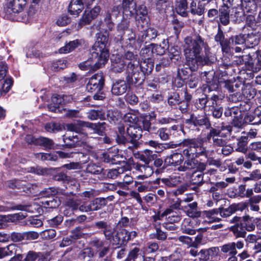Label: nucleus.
<instances>
[{
	"label": "nucleus",
	"mask_w": 261,
	"mask_h": 261,
	"mask_svg": "<svg viewBox=\"0 0 261 261\" xmlns=\"http://www.w3.org/2000/svg\"><path fill=\"white\" fill-rule=\"evenodd\" d=\"M106 122L91 123L85 122L84 126L87 127L93 130L94 133L101 135L106 128Z\"/></svg>",
	"instance_id": "nucleus-27"
},
{
	"label": "nucleus",
	"mask_w": 261,
	"mask_h": 261,
	"mask_svg": "<svg viewBox=\"0 0 261 261\" xmlns=\"http://www.w3.org/2000/svg\"><path fill=\"white\" fill-rule=\"evenodd\" d=\"M184 161L182 154L179 153H173L167 156L165 159V163L167 166H176L180 165Z\"/></svg>",
	"instance_id": "nucleus-23"
},
{
	"label": "nucleus",
	"mask_w": 261,
	"mask_h": 261,
	"mask_svg": "<svg viewBox=\"0 0 261 261\" xmlns=\"http://www.w3.org/2000/svg\"><path fill=\"white\" fill-rule=\"evenodd\" d=\"M212 142H207V145L208 146V149H211V147H222L225 144L227 143V141L226 140L223 139L222 138L219 137H217L216 138H214L212 140Z\"/></svg>",
	"instance_id": "nucleus-57"
},
{
	"label": "nucleus",
	"mask_w": 261,
	"mask_h": 261,
	"mask_svg": "<svg viewBox=\"0 0 261 261\" xmlns=\"http://www.w3.org/2000/svg\"><path fill=\"white\" fill-rule=\"evenodd\" d=\"M16 249L17 247L14 244H10L5 247L0 248V258L15 254Z\"/></svg>",
	"instance_id": "nucleus-38"
},
{
	"label": "nucleus",
	"mask_w": 261,
	"mask_h": 261,
	"mask_svg": "<svg viewBox=\"0 0 261 261\" xmlns=\"http://www.w3.org/2000/svg\"><path fill=\"white\" fill-rule=\"evenodd\" d=\"M259 42V38L253 34L246 35L245 44L249 48H252L257 45Z\"/></svg>",
	"instance_id": "nucleus-49"
},
{
	"label": "nucleus",
	"mask_w": 261,
	"mask_h": 261,
	"mask_svg": "<svg viewBox=\"0 0 261 261\" xmlns=\"http://www.w3.org/2000/svg\"><path fill=\"white\" fill-rule=\"evenodd\" d=\"M121 58L126 61V80L127 82H132V73L137 72L139 68V59L137 52L128 50L124 53Z\"/></svg>",
	"instance_id": "nucleus-7"
},
{
	"label": "nucleus",
	"mask_w": 261,
	"mask_h": 261,
	"mask_svg": "<svg viewBox=\"0 0 261 261\" xmlns=\"http://www.w3.org/2000/svg\"><path fill=\"white\" fill-rule=\"evenodd\" d=\"M229 230L233 233V236L236 238H245L246 234L245 229L244 228L241 222L235 224L234 225L231 226L229 228Z\"/></svg>",
	"instance_id": "nucleus-29"
},
{
	"label": "nucleus",
	"mask_w": 261,
	"mask_h": 261,
	"mask_svg": "<svg viewBox=\"0 0 261 261\" xmlns=\"http://www.w3.org/2000/svg\"><path fill=\"white\" fill-rule=\"evenodd\" d=\"M115 149L114 148L103 152L102 154L101 160L105 163L114 164V162L116 160L114 159V155L116 153Z\"/></svg>",
	"instance_id": "nucleus-44"
},
{
	"label": "nucleus",
	"mask_w": 261,
	"mask_h": 261,
	"mask_svg": "<svg viewBox=\"0 0 261 261\" xmlns=\"http://www.w3.org/2000/svg\"><path fill=\"white\" fill-rule=\"evenodd\" d=\"M220 208H214L209 211L203 212L206 218L210 222H218L221 220V218L218 217Z\"/></svg>",
	"instance_id": "nucleus-30"
},
{
	"label": "nucleus",
	"mask_w": 261,
	"mask_h": 261,
	"mask_svg": "<svg viewBox=\"0 0 261 261\" xmlns=\"http://www.w3.org/2000/svg\"><path fill=\"white\" fill-rule=\"evenodd\" d=\"M154 64L152 60H143L141 63L139 62V69L137 72L132 73V82H127L129 84H134L137 86L142 84L145 79V75L150 74L153 70Z\"/></svg>",
	"instance_id": "nucleus-6"
},
{
	"label": "nucleus",
	"mask_w": 261,
	"mask_h": 261,
	"mask_svg": "<svg viewBox=\"0 0 261 261\" xmlns=\"http://www.w3.org/2000/svg\"><path fill=\"white\" fill-rule=\"evenodd\" d=\"M181 145L185 147L183 154L187 159H195L199 156H207L211 152L207 150L208 148L207 142L201 137L185 139Z\"/></svg>",
	"instance_id": "nucleus-3"
},
{
	"label": "nucleus",
	"mask_w": 261,
	"mask_h": 261,
	"mask_svg": "<svg viewBox=\"0 0 261 261\" xmlns=\"http://www.w3.org/2000/svg\"><path fill=\"white\" fill-rule=\"evenodd\" d=\"M79 157L80 160H81L80 162L70 163L65 164L63 167L69 170L81 169L82 164L86 163L89 161V158L87 154L83 153H79Z\"/></svg>",
	"instance_id": "nucleus-24"
},
{
	"label": "nucleus",
	"mask_w": 261,
	"mask_h": 261,
	"mask_svg": "<svg viewBox=\"0 0 261 261\" xmlns=\"http://www.w3.org/2000/svg\"><path fill=\"white\" fill-rule=\"evenodd\" d=\"M127 83L126 80H118L115 81L112 85L111 92L115 95H121L124 94L128 89V85H130Z\"/></svg>",
	"instance_id": "nucleus-17"
},
{
	"label": "nucleus",
	"mask_w": 261,
	"mask_h": 261,
	"mask_svg": "<svg viewBox=\"0 0 261 261\" xmlns=\"http://www.w3.org/2000/svg\"><path fill=\"white\" fill-rule=\"evenodd\" d=\"M185 123L192 129L199 131V127L204 126L205 128L211 127V122L206 116L191 114L190 118L185 120Z\"/></svg>",
	"instance_id": "nucleus-8"
},
{
	"label": "nucleus",
	"mask_w": 261,
	"mask_h": 261,
	"mask_svg": "<svg viewBox=\"0 0 261 261\" xmlns=\"http://www.w3.org/2000/svg\"><path fill=\"white\" fill-rule=\"evenodd\" d=\"M83 43L82 40L76 39L71 41H69L66 43L65 45L59 49L60 54H67L73 51L76 48L81 45Z\"/></svg>",
	"instance_id": "nucleus-26"
},
{
	"label": "nucleus",
	"mask_w": 261,
	"mask_h": 261,
	"mask_svg": "<svg viewBox=\"0 0 261 261\" xmlns=\"http://www.w3.org/2000/svg\"><path fill=\"white\" fill-rule=\"evenodd\" d=\"M42 206L45 208H54L58 206L60 202L54 197L44 198L41 201Z\"/></svg>",
	"instance_id": "nucleus-40"
},
{
	"label": "nucleus",
	"mask_w": 261,
	"mask_h": 261,
	"mask_svg": "<svg viewBox=\"0 0 261 261\" xmlns=\"http://www.w3.org/2000/svg\"><path fill=\"white\" fill-rule=\"evenodd\" d=\"M84 124L85 121L81 120H77L72 123L66 124V127L67 130L74 132L77 134L72 136L64 137L63 141L65 146L69 148H73L84 142L85 139H82V137L84 136L82 132Z\"/></svg>",
	"instance_id": "nucleus-4"
},
{
	"label": "nucleus",
	"mask_w": 261,
	"mask_h": 261,
	"mask_svg": "<svg viewBox=\"0 0 261 261\" xmlns=\"http://www.w3.org/2000/svg\"><path fill=\"white\" fill-rule=\"evenodd\" d=\"M175 6L176 11L178 14L182 16H185L187 14V0H176Z\"/></svg>",
	"instance_id": "nucleus-47"
},
{
	"label": "nucleus",
	"mask_w": 261,
	"mask_h": 261,
	"mask_svg": "<svg viewBox=\"0 0 261 261\" xmlns=\"http://www.w3.org/2000/svg\"><path fill=\"white\" fill-rule=\"evenodd\" d=\"M243 10L247 14H249L246 17L247 21H253L254 17L252 15L257 10L256 8L255 2L254 0H246L242 3Z\"/></svg>",
	"instance_id": "nucleus-19"
},
{
	"label": "nucleus",
	"mask_w": 261,
	"mask_h": 261,
	"mask_svg": "<svg viewBox=\"0 0 261 261\" xmlns=\"http://www.w3.org/2000/svg\"><path fill=\"white\" fill-rule=\"evenodd\" d=\"M229 8L228 6H222L219 9V20L223 25H226L229 23Z\"/></svg>",
	"instance_id": "nucleus-33"
},
{
	"label": "nucleus",
	"mask_w": 261,
	"mask_h": 261,
	"mask_svg": "<svg viewBox=\"0 0 261 261\" xmlns=\"http://www.w3.org/2000/svg\"><path fill=\"white\" fill-rule=\"evenodd\" d=\"M27 0H8L6 4V14L11 17L13 13L21 12L25 6Z\"/></svg>",
	"instance_id": "nucleus-12"
},
{
	"label": "nucleus",
	"mask_w": 261,
	"mask_h": 261,
	"mask_svg": "<svg viewBox=\"0 0 261 261\" xmlns=\"http://www.w3.org/2000/svg\"><path fill=\"white\" fill-rule=\"evenodd\" d=\"M62 126L59 123L51 122L46 124L45 130L49 133H57L62 130Z\"/></svg>",
	"instance_id": "nucleus-51"
},
{
	"label": "nucleus",
	"mask_w": 261,
	"mask_h": 261,
	"mask_svg": "<svg viewBox=\"0 0 261 261\" xmlns=\"http://www.w3.org/2000/svg\"><path fill=\"white\" fill-rule=\"evenodd\" d=\"M134 0H123L122 7L124 15L131 16L135 12L134 7H130L133 4Z\"/></svg>",
	"instance_id": "nucleus-41"
},
{
	"label": "nucleus",
	"mask_w": 261,
	"mask_h": 261,
	"mask_svg": "<svg viewBox=\"0 0 261 261\" xmlns=\"http://www.w3.org/2000/svg\"><path fill=\"white\" fill-rule=\"evenodd\" d=\"M192 222L189 219H184L181 224V229L182 232L190 235H193L196 233V230L193 228L192 226Z\"/></svg>",
	"instance_id": "nucleus-36"
},
{
	"label": "nucleus",
	"mask_w": 261,
	"mask_h": 261,
	"mask_svg": "<svg viewBox=\"0 0 261 261\" xmlns=\"http://www.w3.org/2000/svg\"><path fill=\"white\" fill-rule=\"evenodd\" d=\"M92 58L87 60L86 61L81 63L79 67L83 70H89V71H95L103 67L108 62L101 57H94L92 56Z\"/></svg>",
	"instance_id": "nucleus-9"
},
{
	"label": "nucleus",
	"mask_w": 261,
	"mask_h": 261,
	"mask_svg": "<svg viewBox=\"0 0 261 261\" xmlns=\"http://www.w3.org/2000/svg\"><path fill=\"white\" fill-rule=\"evenodd\" d=\"M138 111H132L126 113L124 116V120L132 124L131 125L137 124L139 122Z\"/></svg>",
	"instance_id": "nucleus-39"
},
{
	"label": "nucleus",
	"mask_w": 261,
	"mask_h": 261,
	"mask_svg": "<svg viewBox=\"0 0 261 261\" xmlns=\"http://www.w3.org/2000/svg\"><path fill=\"white\" fill-rule=\"evenodd\" d=\"M93 1L90 0H71L68 7V11L71 15H77L84 9V4L89 5Z\"/></svg>",
	"instance_id": "nucleus-16"
},
{
	"label": "nucleus",
	"mask_w": 261,
	"mask_h": 261,
	"mask_svg": "<svg viewBox=\"0 0 261 261\" xmlns=\"http://www.w3.org/2000/svg\"><path fill=\"white\" fill-rule=\"evenodd\" d=\"M105 243V241L101 240L98 237L92 238L89 242V245L91 246L95 247L98 250H100L104 246Z\"/></svg>",
	"instance_id": "nucleus-64"
},
{
	"label": "nucleus",
	"mask_w": 261,
	"mask_h": 261,
	"mask_svg": "<svg viewBox=\"0 0 261 261\" xmlns=\"http://www.w3.org/2000/svg\"><path fill=\"white\" fill-rule=\"evenodd\" d=\"M120 40L123 45L127 48L136 49L137 41L136 36L133 30H128V32L120 36Z\"/></svg>",
	"instance_id": "nucleus-14"
},
{
	"label": "nucleus",
	"mask_w": 261,
	"mask_h": 261,
	"mask_svg": "<svg viewBox=\"0 0 261 261\" xmlns=\"http://www.w3.org/2000/svg\"><path fill=\"white\" fill-rule=\"evenodd\" d=\"M165 218L168 223H174L179 222L181 219V216L179 212L166 208L161 215H155L153 217L155 221L158 220H162Z\"/></svg>",
	"instance_id": "nucleus-11"
},
{
	"label": "nucleus",
	"mask_w": 261,
	"mask_h": 261,
	"mask_svg": "<svg viewBox=\"0 0 261 261\" xmlns=\"http://www.w3.org/2000/svg\"><path fill=\"white\" fill-rule=\"evenodd\" d=\"M96 38V41L90 50L91 55L94 57L99 56L108 61L110 56L108 45V35L101 33H97Z\"/></svg>",
	"instance_id": "nucleus-5"
},
{
	"label": "nucleus",
	"mask_w": 261,
	"mask_h": 261,
	"mask_svg": "<svg viewBox=\"0 0 261 261\" xmlns=\"http://www.w3.org/2000/svg\"><path fill=\"white\" fill-rule=\"evenodd\" d=\"M237 148L236 151L246 153L248 150V137L241 136L237 139Z\"/></svg>",
	"instance_id": "nucleus-37"
},
{
	"label": "nucleus",
	"mask_w": 261,
	"mask_h": 261,
	"mask_svg": "<svg viewBox=\"0 0 261 261\" xmlns=\"http://www.w3.org/2000/svg\"><path fill=\"white\" fill-rule=\"evenodd\" d=\"M35 143L47 148H51L54 145L52 140L45 137L38 138L36 139Z\"/></svg>",
	"instance_id": "nucleus-55"
},
{
	"label": "nucleus",
	"mask_w": 261,
	"mask_h": 261,
	"mask_svg": "<svg viewBox=\"0 0 261 261\" xmlns=\"http://www.w3.org/2000/svg\"><path fill=\"white\" fill-rule=\"evenodd\" d=\"M145 255L142 249L136 247L130 250L125 261H145Z\"/></svg>",
	"instance_id": "nucleus-18"
},
{
	"label": "nucleus",
	"mask_w": 261,
	"mask_h": 261,
	"mask_svg": "<svg viewBox=\"0 0 261 261\" xmlns=\"http://www.w3.org/2000/svg\"><path fill=\"white\" fill-rule=\"evenodd\" d=\"M242 94L245 98L250 100L256 95V91L251 86L246 87L242 90Z\"/></svg>",
	"instance_id": "nucleus-60"
},
{
	"label": "nucleus",
	"mask_w": 261,
	"mask_h": 261,
	"mask_svg": "<svg viewBox=\"0 0 261 261\" xmlns=\"http://www.w3.org/2000/svg\"><path fill=\"white\" fill-rule=\"evenodd\" d=\"M181 102L179 95L176 92L171 93L168 97V103L171 107H175Z\"/></svg>",
	"instance_id": "nucleus-56"
},
{
	"label": "nucleus",
	"mask_w": 261,
	"mask_h": 261,
	"mask_svg": "<svg viewBox=\"0 0 261 261\" xmlns=\"http://www.w3.org/2000/svg\"><path fill=\"white\" fill-rule=\"evenodd\" d=\"M67 67V61L65 59L59 60L52 64V70L58 71L63 69Z\"/></svg>",
	"instance_id": "nucleus-61"
},
{
	"label": "nucleus",
	"mask_w": 261,
	"mask_h": 261,
	"mask_svg": "<svg viewBox=\"0 0 261 261\" xmlns=\"http://www.w3.org/2000/svg\"><path fill=\"white\" fill-rule=\"evenodd\" d=\"M105 78L102 72L92 75L86 85V89L89 92H99L103 88Z\"/></svg>",
	"instance_id": "nucleus-10"
},
{
	"label": "nucleus",
	"mask_w": 261,
	"mask_h": 261,
	"mask_svg": "<svg viewBox=\"0 0 261 261\" xmlns=\"http://www.w3.org/2000/svg\"><path fill=\"white\" fill-rule=\"evenodd\" d=\"M66 195L67 196L66 205L73 211L76 210L80 204V200L76 196L73 195L72 192L67 193Z\"/></svg>",
	"instance_id": "nucleus-28"
},
{
	"label": "nucleus",
	"mask_w": 261,
	"mask_h": 261,
	"mask_svg": "<svg viewBox=\"0 0 261 261\" xmlns=\"http://www.w3.org/2000/svg\"><path fill=\"white\" fill-rule=\"evenodd\" d=\"M168 49L169 57L173 60L174 62L178 61L180 59V51L178 46H172Z\"/></svg>",
	"instance_id": "nucleus-53"
},
{
	"label": "nucleus",
	"mask_w": 261,
	"mask_h": 261,
	"mask_svg": "<svg viewBox=\"0 0 261 261\" xmlns=\"http://www.w3.org/2000/svg\"><path fill=\"white\" fill-rule=\"evenodd\" d=\"M126 170V168L124 167H118L116 169H112L109 170L107 176L109 178H115L119 175L122 174Z\"/></svg>",
	"instance_id": "nucleus-59"
},
{
	"label": "nucleus",
	"mask_w": 261,
	"mask_h": 261,
	"mask_svg": "<svg viewBox=\"0 0 261 261\" xmlns=\"http://www.w3.org/2000/svg\"><path fill=\"white\" fill-rule=\"evenodd\" d=\"M216 128L212 127V124H211V127L206 128V129H209L210 131L207 133L206 138H203L204 140H205L207 143L210 142L211 140L214 139V138H216L217 137H220V130H219L218 126L215 125H214Z\"/></svg>",
	"instance_id": "nucleus-43"
},
{
	"label": "nucleus",
	"mask_w": 261,
	"mask_h": 261,
	"mask_svg": "<svg viewBox=\"0 0 261 261\" xmlns=\"http://www.w3.org/2000/svg\"><path fill=\"white\" fill-rule=\"evenodd\" d=\"M180 182V177L177 175H170L166 178H159L155 180L154 183L161 187L173 188Z\"/></svg>",
	"instance_id": "nucleus-15"
},
{
	"label": "nucleus",
	"mask_w": 261,
	"mask_h": 261,
	"mask_svg": "<svg viewBox=\"0 0 261 261\" xmlns=\"http://www.w3.org/2000/svg\"><path fill=\"white\" fill-rule=\"evenodd\" d=\"M107 199L105 198H96L93 200L91 201L90 203V208L92 211H95L99 210L104 206H105L107 204Z\"/></svg>",
	"instance_id": "nucleus-32"
},
{
	"label": "nucleus",
	"mask_w": 261,
	"mask_h": 261,
	"mask_svg": "<svg viewBox=\"0 0 261 261\" xmlns=\"http://www.w3.org/2000/svg\"><path fill=\"white\" fill-rule=\"evenodd\" d=\"M158 35V31L156 29L152 28H148L142 32L141 38L139 37L138 41L143 42L146 41H151L154 39Z\"/></svg>",
	"instance_id": "nucleus-25"
},
{
	"label": "nucleus",
	"mask_w": 261,
	"mask_h": 261,
	"mask_svg": "<svg viewBox=\"0 0 261 261\" xmlns=\"http://www.w3.org/2000/svg\"><path fill=\"white\" fill-rule=\"evenodd\" d=\"M93 18H91L90 15L89 14L88 12L86 10L82 17L79 20L78 27L82 28L84 25L88 24L91 22Z\"/></svg>",
	"instance_id": "nucleus-62"
},
{
	"label": "nucleus",
	"mask_w": 261,
	"mask_h": 261,
	"mask_svg": "<svg viewBox=\"0 0 261 261\" xmlns=\"http://www.w3.org/2000/svg\"><path fill=\"white\" fill-rule=\"evenodd\" d=\"M7 185L11 189H21L26 186V181L14 179L8 181Z\"/></svg>",
	"instance_id": "nucleus-48"
},
{
	"label": "nucleus",
	"mask_w": 261,
	"mask_h": 261,
	"mask_svg": "<svg viewBox=\"0 0 261 261\" xmlns=\"http://www.w3.org/2000/svg\"><path fill=\"white\" fill-rule=\"evenodd\" d=\"M123 19L117 26V31L119 33V35L120 36L127 33L128 32V30H133L132 29H129L128 28L129 25V21L128 19H129L130 17H127L123 13Z\"/></svg>",
	"instance_id": "nucleus-34"
},
{
	"label": "nucleus",
	"mask_w": 261,
	"mask_h": 261,
	"mask_svg": "<svg viewBox=\"0 0 261 261\" xmlns=\"http://www.w3.org/2000/svg\"><path fill=\"white\" fill-rule=\"evenodd\" d=\"M184 54L186 64L191 70L208 65L215 60L208 43L201 36L195 34L185 39Z\"/></svg>",
	"instance_id": "nucleus-1"
},
{
	"label": "nucleus",
	"mask_w": 261,
	"mask_h": 261,
	"mask_svg": "<svg viewBox=\"0 0 261 261\" xmlns=\"http://www.w3.org/2000/svg\"><path fill=\"white\" fill-rule=\"evenodd\" d=\"M256 54V62L255 63L252 62V65H250L251 71L253 72H257L261 69V50H257L255 51Z\"/></svg>",
	"instance_id": "nucleus-50"
},
{
	"label": "nucleus",
	"mask_w": 261,
	"mask_h": 261,
	"mask_svg": "<svg viewBox=\"0 0 261 261\" xmlns=\"http://www.w3.org/2000/svg\"><path fill=\"white\" fill-rule=\"evenodd\" d=\"M222 252L228 254L229 255H236L238 253L237 249H234V242H230L224 244L221 246Z\"/></svg>",
	"instance_id": "nucleus-46"
},
{
	"label": "nucleus",
	"mask_w": 261,
	"mask_h": 261,
	"mask_svg": "<svg viewBox=\"0 0 261 261\" xmlns=\"http://www.w3.org/2000/svg\"><path fill=\"white\" fill-rule=\"evenodd\" d=\"M204 173L200 172H194L191 176L190 183L192 185L201 186L204 182Z\"/></svg>",
	"instance_id": "nucleus-35"
},
{
	"label": "nucleus",
	"mask_w": 261,
	"mask_h": 261,
	"mask_svg": "<svg viewBox=\"0 0 261 261\" xmlns=\"http://www.w3.org/2000/svg\"><path fill=\"white\" fill-rule=\"evenodd\" d=\"M87 117L91 120H95L97 119H102L104 117L102 112L98 110H91L87 113Z\"/></svg>",
	"instance_id": "nucleus-63"
},
{
	"label": "nucleus",
	"mask_w": 261,
	"mask_h": 261,
	"mask_svg": "<svg viewBox=\"0 0 261 261\" xmlns=\"http://www.w3.org/2000/svg\"><path fill=\"white\" fill-rule=\"evenodd\" d=\"M252 218L250 217L249 215H246L242 217V220L241 222L245 229V231L246 230L251 231L254 230L255 225L252 222Z\"/></svg>",
	"instance_id": "nucleus-42"
},
{
	"label": "nucleus",
	"mask_w": 261,
	"mask_h": 261,
	"mask_svg": "<svg viewBox=\"0 0 261 261\" xmlns=\"http://www.w3.org/2000/svg\"><path fill=\"white\" fill-rule=\"evenodd\" d=\"M156 158V154L153 153L152 151L149 149H145L142 153L139 154V158L146 165L149 164L150 162L155 160Z\"/></svg>",
	"instance_id": "nucleus-31"
},
{
	"label": "nucleus",
	"mask_w": 261,
	"mask_h": 261,
	"mask_svg": "<svg viewBox=\"0 0 261 261\" xmlns=\"http://www.w3.org/2000/svg\"><path fill=\"white\" fill-rule=\"evenodd\" d=\"M58 192V189L55 187L46 188L40 192L41 196L45 198L53 197V196L56 195Z\"/></svg>",
	"instance_id": "nucleus-58"
},
{
	"label": "nucleus",
	"mask_w": 261,
	"mask_h": 261,
	"mask_svg": "<svg viewBox=\"0 0 261 261\" xmlns=\"http://www.w3.org/2000/svg\"><path fill=\"white\" fill-rule=\"evenodd\" d=\"M126 133L128 136L132 139L131 142H134L139 140L142 136V132L141 127L139 126L138 124L130 125L127 128Z\"/></svg>",
	"instance_id": "nucleus-20"
},
{
	"label": "nucleus",
	"mask_w": 261,
	"mask_h": 261,
	"mask_svg": "<svg viewBox=\"0 0 261 261\" xmlns=\"http://www.w3.org/2000/svg\"><path fill=\"white\" fill-rule=\"evenodd\" d=\"M94 225L96 228L102 230L105 239L113 246H120L126 244L128 241L136 238L137 235L135 231L128 232L125 229L116 231L110 223L105 221L96 222Z\"/></svg>",
	"instance_id": "nucleus-2"
},
{
	"label": "nucleus",
	"mask_w": 261,
	"mask_h": 261,
	"mask_svg": "<svg viewBox=\"0 0 261 261\" xmlns=\"http://www.w3.org/2000/svg\"><path fill=\"white\" fill-rule=\"evenodd\" d=\"M253 58L251 56L250 54H248V55H243L242 56H240L238 58V60H237V64H244L247 68V69L250 71H251V68H250V65H252Z\"/></svg>",
	"instance_id": "nucleus-45"
},
{
	"label": "nucleus",
	"mask_w": 261,
	"mask_h": 261,
	"mask_svg": "<svg viewBox=\"0 0 261 261\" xmlns=\"http://www.w3.org/2000/svg\"><path fill=\"white\" fill-rule=\"evenodd\" d=\"M207 150L210 151L211 152L209 153V154L207 155V156H204L205 158L207 159L206 161V164L209 165L210 166H215L217 167H219L221 165V163L220 160L214 159V158L211 157V155H212L214 153V151L213 149H208V148H207Z\"/></svg>",
	"instance_id": "nucleus-54"
},
{
	"label": "nucleus",
	"mask_w": 261,
	"mask_h": 261,
	"mask_svg": "<svg viewBox=\"0 0 261 261\" xmlns=\"http://www.w3.org/2000/svg\"><path fill=\"white\" fill-rule=\"evenodd\" d=\"M130 7H134L135 12L131 16H125L127 17H132L135 14H136L137 15H142V17L140 16L139 17H136V20L138 22V27H140V26H141V28H143L144 24H147L148 22V11L147 10L146 7L144 5H142L139 6L138 9H136V3H134V1L133 2V4L132 5H130Z\"/></svg>",
	"instance_id": "nucleus-13"
},
{
	"label": "nucleus",
	"mask_w": 261,
	"mask_h": 261,
	"mask_svg": "<svg viewBox=\"0 0 261 261\" xmlns=\"http://www.w3.org/2000/svg\"><path fill=\"white\" fill-rule=\"evenodd\" d=\"M111 69L115 73H121L124 69L127 64L126 61L119 56H116L115 58L111 59Z\"/></svg>",
	"instance_id": "nucleus-22"
},
{
	"label": "nucleus",
	"mask_w": 261,
	"mask_h": 261,
	"mask_svg": "<svg viewBox=\"0 0 261 261\" xmlns=\"http://www.w3.org/2000/svg\"><path fill=\"white\" fill-rule=\"evenodd\" d=\"M86 171L92 174H99L103 171V168L100 166L91 162L87 165Z\"/></svg>",
	"instance_id": "nucleus-52"
},
{
	"label": "nucleus",
	"mask_w": 261,
	"mask_h": 261,
	"mask_svg": "<svg viewBox=\"0 0 261 261\" xmlns=\"http://www.w3.org/2000/svg\"><path fill=\"white\" fill-rule=\"evenodd\" d=\"M51 101L53 105L51 104L48 106V109L55 113L60 112L62 109L60 106L64 105L65 102L64 100V96H62L60 95H54L51 98Z\"/></svg>",
	"instance_id": "nucleus-21"
}]
</instances>
